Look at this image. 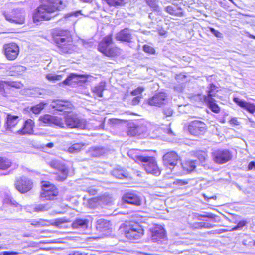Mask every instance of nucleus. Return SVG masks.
Masks as SVG:
<instances>
[{"mask_svg":"<svg viewBox=\"0 0 255 255\" xmlns=\"http://www.w3.org/2000/svg\"><path fill=\"white\" fill-rule=\"evenodd\" d=\"M66 6L64 0H48L46 3L38 7L34 12L33 18L34 22L49 20L57 14L54 13L63 9Z\"/></svg>","mask_w":255,"mask_h":255,"instance_id":"f257e3e1","label":"nucleus"},{"mask_svg":"<svg viewBox=\"0 0 255 255\" xmlns=\"http://www.w3.org/2000/svg\"><path fill=\"white\" fill-rule=\"evenodd\" d=\"M52 36L55 43L62 49V51L69 52L72 43L70 31L62 29H55L53 30Z\"/></svg>","mask_w":255,"mask_h":255,"instance_id":"f03ea898","label":"nucleus"},{"mask_svg":"<svg viewBox=\"0 0 255 255\" xmlns=\"http://www.w3.org/2000/svg\"><path fill=\"white\" fill-rule=\"evenodd\" d=\"M120 232L129 240L140 238L144 234V230L139 224L134 222H126L120 227Z\"/></svg>","mask_w":255,"mask_h":255,"instance_id":"7ed1b4c3","label":"nucleus"},{"mask_svg":"<svg viewBox=\"0 0 255 255\" xmlns=\"http://www.w3.org/2000/svg\"><path fill=\"white\" fill-rule=\"evenodd\" d=\"M113 41L112 35L105 36L98 45V50L108 57H115L120 53V49L117 47H112Z\"/></svg>","mask_w":255,"mask_h":255,"instance_id":"20e7f679","label":"nucleus"},{"mask_svg":"<svg viewBox=\"0 0 255 255\" xmlns=\"http://www.w3.org/2000/svg\"><path fill=\"white\" fill-rule=\"evenodd\" d=\"M135 158L142 163L143 167L147 173L155 176H159L160 174L161 171L155 157L136 155Z\"/></svg>","mask_w":255,"mask_h":255,"instance_id":"39448f33","label":"nucleus"},{"mask_svg":"<svg viewBox=\"0 0 255 255\" xmlns=\"http://www.w3.org/2000/svg\"><path fill=\"white\" fill-rule=\"evenodd\" d=\"M48 164L50 167L58 171L55 176V179L57 180L63 181L67 178L68 169L60 160L53 159L50 161Z\"/></svg>","mask_w":255,"mask_h":255,"instance_id":"423d86ee","label":"nucleus"},{"mask_svg":"<svg viewBox=\"0 0 255 255\" xmlns=\"http://www.w3.org/2000/svg\"><path fill=\"white\" fill-rule=\"evenodd\" d=\"M4 16L7 21L12 23L23 24L25 22V14L22 9H13L9 13L5 12Z\"/></svg>","mask_w":255,"mask_h":255,"instance_id":"0eeeda50","label":"nucleus"},{"mask_svg":"<svg viewBox=\"0 0 255 255\" xmlns=\"http://www.w3.org/2000/svg\"><path fill=\"white\" fill-rule=\"evenodd\" d=\"M212 158L215 162L222 164L232 159V153L227 149L215 150L212 153Z\"/></svg>","mask_w":255,"mask_h":255,"instance_id":"6e6552de","label":"nucleus"},{"mask_svg":"<svg viewBox=\"0 0 255 255\" xmlns=\"http://www.w3.org/2000/svg\"><path fill=\"white\" fill-rule=\"evenodd\" d=\"M65 122L66 126L69 128L83 129L86 128V121L84 119H79L76 116L68 115L66 116Z\"/></svg>","mask_w":255,"mask_h":255,"instance_id":"1a4fd4ad","label":"nucleus"},{"mask_svg":"<svg viewBox=\"0 0 255 255\" xmlns=\"http://www.w3.org/2000/svg\"><path fill=\"white\" fill-rule=\"evenodd\" d=\"M190 133L195 136L203 134L206 131V125L201 121H192L188 126Z\"/></svg>","mask_w":255,"mask_h":255,"instance_id":"9d476101","label":"nucleus"},{"mask_svg":"<svg viewBox=\"0 0 255 255\" xmlns=\"http://www.w3.org/2000/svg\"><path fill=\"white\" fill-rule=\"evenodd\" d=\"M3 51L8 60H14L19 53V48L16 43H10L3 45Z\"/></svg>","mask_w":255,"mask_h":255,"instance_id":"9b49d317","label":"nucleus"},{"mask_svg":"<svg viewBox=\"0 0 255 255\" xmlns=\"http://www.w3.org/2000/svg\"><path fill=\"white\" fill-rule=\"evenodd\" d=\"M15 186L19 192L21 193H25L32 189L33 182L26 177H21L16 179Z\"/></svg>","mask_w":255,"mask_h":255,"instance_id":"f8f14e48","label":"nucleus"},{"mask_svg":"<svg viewBox=\"0 0 255 255\" xmlns=\"http://www.w3.org/2000/svg\"><path fill=\"white\" fill-rule=\"evenodd\" d=\"M178 159V155L173 151L166 153L163 157L164 165L171 170H172L177 165Z\"/></svg>","mask_w":255,"mask_h":255,"instance_id":"ddd939ff","label":"nucleus"},{"mask_svg":"<svg viewBox=\"0 0 255 255\" xmlns=\"http://www.w3.org/2000/svg\"><path fill=\"white\" fill-rule=\"evenodd\" d=\"M122 200L125 203L135 206H140L141 204V197L133 192H128L125 193L122 197Z\"/></svg>","mask_w":255,"mask_h":255,"instance_id":"4468645a","label":"nucleus"},{"mask_svg":"<svg viewBox=\"0 0 255 255\" xmlns=\"http://www.w3.org/2000/svg\"><path fill=\"white\" fill-rule=\"evenodd\" d=\"M40 120L44 123L49 125L54 124L60 127H64L65 124V120L64 121L62 118L48 114L40 117Z\"/></svg>","mask_w":255,"mask_h":255,"instance_id":"2eb2a0df","label":"nucleus"},{"mask_svg":"<svg viewBox=\"0 0 255 255\" xmlns=\"http://www.w3.org/2000/svg\"><path fill=\"white\" fill-rule=\"evenodd\" d=\"M50 106L57 111L69 112L71 110L72 104L68 101L56 100L51 103Z\"/></svg>","mask_w":255,"mask_h":255,"instance_id":"dca6fc26","label":"nucleus"},{"mask_svg":"<svg viewBox=\"0 0 255 255\" xmlns=\"http://www.w3.org/2000/svg\"><path fill=\"white\" fill-rule=\"evenodd\" d=\"M132 30L128 28H125L121 30L115 36V39L117 41L128 43L132 41Z\"/></svg>","mask_w":255,"mask_h":255,"instance_id":"f3484780","label":"nucleus"},{"mask_svg":"<svg viewBox=\"0 0 255 255\" xmlns=\"http://www.w3.org/2000/svg\"><path fill=\"white\" fill-rule=\"evenodd\" d=\"M165 237V231L161 226H155L151 229V240L159 242Z\"/></svg>","mask_w":255,"mask_h":255,"instance_id":"a211bd4d","label":"nucleus"},{"mask_svg":"<svg viewBox=\"0 0 255 255\" xmlns=\"http://www.w3.org/2000/svg\"><path fill=\"white\" fill-rule=\"evenodd\" d=\"M166 98V94L164 92H161L149 98L148 103L151 106H160L164 103Z\"/></svg>","mask_w":255,"mask_h":255,"instance_id":"6ab92c4d","label":"nucleus"},{"mask_svg":"<svg viewBox=\"0 0 255 255\" xmlns=\"http://www.w3.org/2000/svg\"><path fill=\"white\" fill-rule=\"evenodd\" d=\"M53 190L45 191H41L40 198L41 200H54L58 195V190L56 186H52Z\"/></svg>","mask_w":255,"mask_h":255,"instance_id":"aec40b11","label":"nucleus"},{"mask_svg":"<svg viewBox=\"0 0 255 255\" xmlns=\"http://www.w3.org/2000/svg\"><path fill=\"white\" fill-rule=\"evenodd\" d=\"M34 123L31 119H28L25 121L22 128L17 131L20 135L31 134L33 133V128Z\"/></svg>","mask_w":255,"mask_h":255,"instance_id":"412c9836","label":"nucleus"},{"mask_svg":"<svg viewBox=\"0 0 255 255\" xmlns=\"http://www.w3.org/2000/svg\"><path fill=\"white\" fill-rule=\"evenodd\" d=\"M233 101L240 107L245 109L251 113L255 112V105L253 103L247 102L238 97L234 98Z\"/></svg>","mask_w":255,"mask_h":255,"instance_id":"4be33fe9","label":"nucleus"},{"mask_svg":"<svg viewBox=\"0 0 255 255\" xmlns=\"http://www.w3.org/2000/svg\"><path fill=\"white\" fill-rule=\"evenodd\" d=\"M96 228L100 232H104L111 229V224L110 221L100 219L97 221Z\"/></svg>","mask_w":255,"mask_h":255,"instance_id":"5701e85b","label":"nucleus"},{"mask_svg":"<svg viewBox=\"0 0 255 255\" xmlns=\"http://www.w3.org/2000/svg\"><path fill=\"white\" fill-rule=\"evenodd\" d=\"M12 165L11 160L5 157H0V172L4 171L9 169ZM7 173L0 172V175H7Z\"/></svg>","mask_w":255,"mask_h":255,"instance_id":"b1692460","label":"nucleus"},{"mask_svg":"<svg viewBox=\"0 0 255 255\" xmlns=\"http://www.w3.org/2000/svg\"><path fill=\"white\" fill-rule=\"evenodd\" d=\"M88 220L86 219H76L72 224L74 229H86L88 227Z\"/></svg>","mask_w":255,"mask_h":255,"instance_id":"393cba45","label":"nucleus"},{"mask_svg":"<svg viewBox=\"0 0 255 255\" xmlns=\"http://www.w3.org/2000/svg\"><path fill=\"white\" fill-rule=\"evenodd\" d=\"M17 116L8 114L6 121V129L11 130V128L14 127L18 123Z\"/></svg>","mask_w":255,"mask_h":255,"instance_id":"a878e982","label":"nucleus"},{"mask_svg":"<svg viewBox=\"0 0 255 255\" xmlns=\"http://www.w3.org/2000/svg\"><path fill=\"white\" fill-rule=\"evenodd\" d=\"M105 148L101 147H91L88 151L89 155L91 157H98L105 153Z\"/></svg>","mask_w":255,"mask_h":255,"instance_id":"bb28decb","label":"nucleus"},{"mask_svg":"<svg viewBox=\"0 0 255 255\" xmlns=\"http://www.w3.org/2000/svg\"><path fill=\"white\" fill-rule=\"evenodd\" d=\"M111 174L113 176L118 179L127 178L128 176V172L125 171L122 168H117L113 169Z\"/></svg>","mask_w":255,"mask_h":255,"instance_id":"cd10ccee","label":"nucleus"},{"mask_svg":"<svg viewBox=\"0 0 255 255\" xmlns=\"http://www.w3.org/2000/svg\"><path fill=\"white\" fill-rule=\"evenodd\" d=\"M205 102L207 104L210 109L214 113H218L220 111L219 106L216 103V101L213 98H208L207 100H205Z\"/></svg>","mask_w":255,"mask_h":255,"instance_id":"c85d7f7f","label":"nucleus"},{"mask_svg":"<svg viewBox=\"0 0 255 255\" xmlns=\"http://www.w3.org/2000/svg\"><path fill=\"white\" fill-rule=\"evenodd\" d=\"M11 86L9 81H1L0 82V93L4 96H7L9 93Z\"/></svg>","mask_w":255,"mask_h":255,"instance_id":"c756f323","label":"nucleus"},{"mask_svg":"<svg viewBox=\"0 0 255 255\" xmlns=\"http://www.w3.org/2000/svg\"><path fill=\"white\" fill-rule=\"evenodd\" d=\"M106 83L104 81L100 82L97 85L92 88V91L100 97H103V92L105 89Z\"/></svg>","mask_w":255,"mask_h":255,"instance_id":"7c9ffc66","label":"nucleus"},{"mask_svg":"<svg viewBox=\"0 0 255 255\" xmlns=\"http://www.w3.org/2000/svg\"><path fill=\"white\" fill-rule=\"evenodd\" d=\"M146 2L153 11L156 12L159 15L162 13L161 9L157 4V0H146Z\"/></svg>","mask_w":255,"mask_h":255,"instance_id":"2f4dec72","label":"nucleus"},{"mask_svg":"<svg viewBox=\"0 0 255 255\" xmlns=\"http://www.w3.org/2000/svg\"><path fill=\"white\" fill-rule=\"evenodd\" d=\"M52 207V205L50 203L45 204H39L35 205L33 210L35 212H45L49 210Z\"/></svg>","mask_w":255,"mask_h":255,"instance_id":"473e14b6","label":"nucleus"},{"mask_svg":"<svg viewBox=\"0 0 255 255\" xmlns=\"http://www.w3.org/2000/svg\"><path fill=\"white\" fill-rule=\"evenodd\" d=\"M208 89L207 95L204 97V100H207V97L213 98V97L215 96L216 93L218 91V87L213 83L209 85Z\"/></svg>","mask_w":255,"mask_h":255,"instance_id":"72a5a7b5","label":"nucleus"},{"mask_svg":"<svg viewBox=\"0 0 255 255\" xmlns=\"http://www.w3.org/2000/svg\"><path fill=\"white\" fill-rule=\"evenodd\" d=\"M99 204L103 206H110L112 203V198L108 195H104L98 199Z\"/></svg>","mask_w":255,"mask_h":255,"instance_id":"f704fd0d","label":"nucleus"},{"mask_svg":"<svg viewBox=\"0 0 255 255\" xmlns=\"http://www.w3.org/2000/svg\"><path fill=\"white\" fill-rule=\"evenodd\" d=\"M80 14H81L80 11H76L74 12H71L70 13H68V14L65 15L63 18H60L58 22H65L69 20H72V19H70L71 18H72L73 17H77L78 16H79Z\"/></svg>","mask_w":255,"mask_h":255,"instance_id":"c9c22d12","label":"nucleus"},{"mask_svg":"<svg viewBox=\"0 0 255 255\" xmlns=\"http://www.w3.org/2000/svg\"><path fill=\"white\" fill-rule=\"evenodd\" d=\"M83 146L82 143H75L68 148V151L69 153H75L80 151Z\"/></svg>","mask_w":255,"mask_h":255,"instance_id":"e433bc0d","label":"nucleus"},{"mask_svg":"<svg viewBox=\"0 0 255 255\" xmlns=\"http://www.w3.org/2000/svg\"><path fill=\"white\" fill-rule=\"evenodd\" d=\"M140 128L141 127L139 126H134L130 127L128 131V134L132 136L138 135L140 134L141 133Z\"/></svg>","mask_w":255,"mask_h":255,"instance_id":"4c0bfd02","label":"nucleus"},{"mask_svg":"<svg viewBox=\"0 0 255 255\" xmlns=\"http://www.w3.org/2000/svg\"><path fill=\"white\" fill-rule=\"evenodd\" d=\"M181 9L180 8H178L177 7H174L172 6H168L165 8V11L172 15L178 16L179 15L180 12L179 10H181Z\"/></svg>","mask_w":255,"mask_h":255,"instance_id":"58836bf2","label":"nucleus"},{"mask_svg":"<svg viewBox=\"0 0 255 255\" xmlns=\"http://www.w3.org/2000/svg\"><path fill=\"white\" fill-rule=\"evenodd\" d=\"M46 103L40 102V103L32 107L31 111L34 114H39L45 107Z\"/></svg>","mask_w":255,"mask_h":255,"instance_id":"ea45409f","label":"nucleus"},{"mask_svg":"<svg viewBox=\"0 0 255 255\" xmlns=\"http://www.w3.org/2000/svg\"><path fill=\"white\" fill-rule=\"evenodd\" d=\"M215 226L214 225L212 224L206 222H197L195 223L194 224V227L195 228L199 229V228H211Z\"/></svg>","mask_w":255,"mask_h":255,"instance_id":"a19ab883","label":"nucleus"},{"mask_svg":"<svg viewBox=\"0 0 255 255\" xmlns=\"http://www.w3.org/2000/svg\"><path fill=\"white\" fill-rule=\"evenodd\" d=\"M196 161L192 160L186 162L183 168L188 171L193 170L196 167Z\"/></svg>","mask_w":255,"mask_h":255,"instance_id":"79ce46f5","label":"nucleus"},{"mask_svg":"<svg viewBox=\"0 0 255 255\" xmlns=\"http://www.w3.org/2000/svg\"><path fill=\"white\" fill-rule=\"evenodd\" d=\"M46 221L42 219L38 220H34L31 221V225L34 226L36 227H40L46 226L47 224L46 223Z\"/></svg>","mask_w":255,"mask_h":255,"instance_id":"37998d69","label":"nucleus"},{"mask_svg":"<svg viewBox=\"0 0 255 255\" xmlns=\"http://www.w3.org/2000/svg\"><path fill=\"white\" fill-rule=\"evenodd\" d=\"M105 1L111 6H121L124 4V0H105Z\"/></svg>","mask_w":255,"mask_h":255,"instance_id":"c03bdc74","label":"nucleus"},{"mask_svg":"<svg viewBox=\"0 0 255 255\" xmlns=\"http://www.w3.org/2000/svg\"><path fill=\"white\" fill-rule=\"evenodd\" d=\"M196 217L198 220H202L201 217L208 218L212 219H215L217 216L213 213L205 212L203 214H196Z\"/></svg>","mask_w":255,"mask_h":255,"instance_id":"a18cd8bd","label":"nucleus"},{"mask_svg":"<svg viewBox=\"0 0 255 255\" xmlns=\"http://www.w3.org/2000/svg\"><path fill=\"white\" fill-rule=\"evenodd\" d=\"M42 191H45L46 190L48 191H50L53 190L52 189V186H55L54 185L51 184L48 181H42Z\"/></svg>","mask_w":255,"mask_h":255,"instance_id":"49530a36","label":"nucleus"},{"mask_svg":"<svg viewBox=\"0 0 255 255\" xmlns=\"http://www.w3.org/2000/svg\"><path fill=\"white\" fill-rule=\"evenodd\" d=\"M206 156V153L203 151H199L196 153V156L201 162L205 160Z\"/></svg>","mask_w":255,"mask_h":255,"instance_id":"de8ad7c7","label":"nucleus"},{"mask_svg":"<svg viewBox=\"0 0 255 255\" xmlns=\"http://www.w3.org/2000/svg\"><path fill=\"white\" fill-rule=\"evenodd\" d=\"M243 244L248 247H252V246H255V242H254L251 238H248L246 239L243 240Z\"/></svg>","mask_w":255,"mask_h":255,"instance_id":"09e8293b","label":"nucleus"},{"mask_svg":"<svg viewBox=\"0 0 255 255\" xmlns=\"http://www.w3.org/2000/svg\"><path fill=\"white\" fill-rule=\"evenodd\" d=\"M46 78L50 81H60L61 80L62 77L60 75L48 74Z\"/></svg>","mask_w":255,"mask_h":255,"instance_id":"8fccbe9b","label":"nucleus"},{"mask_svg":"<svg viewBox=\"0 0 255 255\" xmlns=\"http://www.w3.org/2000/svg\"><path fill=\"white\" fill-rule=\"evenodd\" d=\"M247 224V222L244 220L239 221L237 225L232 229V231H235L238 229H242Z\"/></svg>","mask_w":255,"mask_h":255,"instance_id":"3c124183","label":"nucleus"},{"mask_svg":"<svg viewBox=\"0 0 255 255\" xmlns=\"http://www.w3.org/2000/svg\"><path fill=\"white\" fill-rule=\"evenodd\" d=\"M9 84L10 85L11 88L13 87V88H16L17 89H20L23 86V84L20 82H18V81H9Z\"/></svg>","mask_w":255,"mask_h":255,"instance_id":"603ef678","label":"nucleus"},{"mask_svg":"<svg viewBox=\"0 0 255 255\" xmlns=\"http://www.w3.org/2000/svg\"><path fill=\"white\" fill-rule=\"evenodd\" d=\"M163 113L166 117H169L172 115L173 111L170 107H165L163 109Z\"/></svg>","mask_w":255,"mask_h":255,"instance_id":"864d4df0","label":"nucleus"},{"mask_svg":"<svg viewBox=\"0 0 255 255\" xmlns=\"http://www.w3.org/2000/svg\"><path fill=\"white\" fill-rule=\"evenodd\" d=\"M210 29V31L213 34H214L216 37L217 38H223V34L222 33H221L220 32H219V31L215 29L214 28H212V27H210L209 28Z\"/></svg>","mask_w":255,"mask_h":255,"instance_id":"5fc2aeb1","label":"nucleus"},{"mask_svg":"<svg viewBox=\"0 0 255 255\" xmlns=\"http://www.w3.org/2000/svg\"><path fill=\"white\" fill-rule=\"evenodd\" d=\"M144 88L142 87H138L136 89L132 91L131 93L132 95L136 96L141 94V93L144 91Z\"/></svg>","mask_w":255,"mask_h":255,"instance_id":"6e6d98bb","label":"nucleus"},{"mask_svg":"<svg viewBox=\"0 0 255 255\" xmlns=\"http://www.w3.org/2000/svg\"><path fill=\"white\" fill-rule=\"evenodd\" d=\"M188 183V181L182 179H176L173 182V184L178 186H182L186 185Z\"/></svg>","mask_w":255,"mask_h":255,"instance_id":"4d7b16f0","label":"nucleus"},{"mask_svg":"<svg viewBox=\"0 0 255 255\" xmlns=\"http://www.w3.org/2000/svg\"><path fill=\"white\" fill-rule=\"evenodd\" d=\"M143 50L145 52L150 54H153L155 52L154 48L148 45H144L143 46Z\"/></svg>","mask_w":255,"mask_h":255,"instance_id":"13d9d810","label":"nucleus"},{"mask_svg":"<svg viewBox=\"0 0 255 255\" xmlns=\"http://www.w3.org/2000/svg\"><path fill=\"white\" fill-rule=\"evenodd\" d=\"M4 202L7 204H10L12 205H15L16 202L11 198L9 196H7L6 198L4 199Z\"/></svg>","mask_w":255,"mask_h":255,"instance_id":"bf43d9fd","label":"nucleus"},{"mask_svg":"<svg viewBox=\"0 0 255 255\" xmlns=\"http://www.w3.org/2000/svg\"><path fill=\"white\" fill-rule=\"evenodd\" d=\"M65 221L62 219H56L54 223H52V224L56 226H59L61 224L64 223Z\"/></svg>","mask_w":255,"mask_h":255,"instance_id":"052dcab7","label":"nucleus"},{"mask_svg":"<svg viewBox=\"0 0 255 255\" xmlns=\"http://www.w3.org/2000/svg\"><path fill=\"white\" fill-rule=\"evenodd\" d=\"M86 191L91 195H95L97 193V190L92 187H89L87 188Z\"/></svg>","mask_w":255,"mask_h":255,"instance_id":"680f3d73","label":"nucleus"},{"mask_svg":"<svg viewBox=\"0 0 255 255\" xmlns=\"http://www.w3.org/2000/svg\"><path fill=\"white\" fill-rule=\"evenodd\" d=\"M3 255H17L19 253L15 251H4L2 252Z\"/></svg>","mask_w":255,"mask_h":255,"instance_id":"e2e57ef3","label":"nucleus"},{"mask_svg":"<svg viewBox=\"0 0 255 255\" xmlns=\"http://www.w3.org/2000/svg\"><path fill=\"white\" fill-rule=\"evenodd\" d=\"M26 67L23 66L19 65L15 67V71L18 72H21L24 71L26 70Z\"/></svg>","mask_w":255,"mask_h":255,"instance_id":"0e129e2a","label":"nucleus"},{"mask_svg":"<svg viewBox=\"0 0 255 255\" xmlns=\"http://www.w3.org/2000/svg\"><path fill=\"white\" fill-rule=\"evenodd\" d=\"M248 169L249 170H252L253 169H255V161L250 162L248 164Z\"/></svg>","mask_w":255,"mask_h":255,"instance_id":"69168bd1","label":"nucleus"},{"mask_svg":"<svg viewBox=\"0 0 255 255\" xmlns=\"http://www.w3.org/2000/svg\"><path fill=\"white\" fill-rule=\"evenodd\" d=\"M140 101V98L138 96L134 97L132 101V104L133 105H136L138 104L139 103Z\"/></svg>","mask_w":255,"mask_h":255,"instance_id":"338daca9","label":"nucleus"},{"mask_svg":"<svg viewBox=\"0 0 255 255\" xmlns=\"http://www.w3.org/2000/svg\"><path fill=\"white\" fill-rule=\"evenodd\" d=\"M174 88L176 91L181 92L183 89V87L182 85L179 84L177 86H175Z\"/></svg>","mask_w":255,"mask_h":255,"instance_id":"774afa93","label":"nucleus"}]
</instances>
